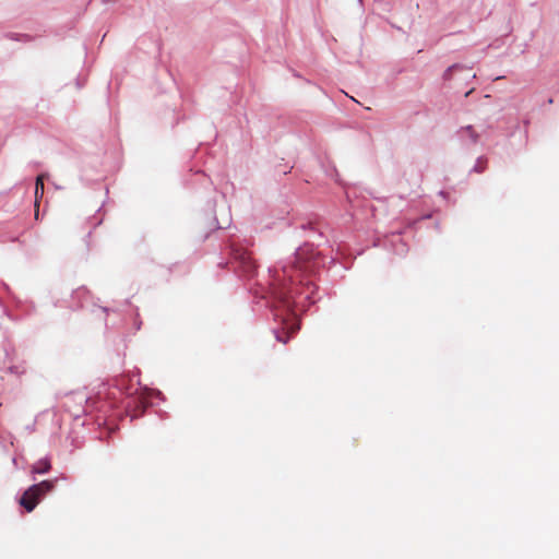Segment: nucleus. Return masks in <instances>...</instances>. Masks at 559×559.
Wrapping results in <instances>:
<instances>
[{
  "label": "nucleus",
  "instance_id": "4468645a",
  "mask_svg": "<svg viewBox=\"0 0 559 559\" xmlns=\"http://www.w3.org/2000/svg\"><path fill=\"white\" fill-rule=\"evenodd\" d=\"M12 462H13V464L16 465V459L15 457H13Z\"/></svg>",
  "mask_w": 559,
  "mask_h": 559
},
{
  "label": "nucleus",
  "instance_id": "39448f33",
  "mask_svg": "<svg viewBox=\"0 0 559 559\" xmlns=\"http://www.w3.org/2000/svg\"><path fill=\"white\" fill-rule=\"evenodd\" d=\"M457 134L461 141L465 144H476L479 140V134L474 130L472 126L462 127Z\"/></svg>",
  "mask_w": 559,
  "mask_h": 559
},
{
  "label": "nucleus",
  "instance_id": "f257e3e1",
  "mask_svg": "<svg viewBox=\"0 0 559 559\" xmlns=\"http://www.w3.org/2000/svg\"><path fill=\"white\" fill-rule=\"evenodd\" d=\"M317 257L314 247L305 243L296 250L288 262L281 267L275 266L269 270L272 276L273 294L286 308L290 309L297 305L296 299L302 295L309 302H316L314 285L306 281L305 275L314 272L318 265Z\"/></svg>",
  "mask_w": 559,
  "mask_h": 559
},
{
  "label": "nucleus",
  "instance_id": "1a4fd4ad",
  "mask_svg": "<svg viewBox=\"0 0 559 559\" xmlns=\"http://www.w3.org/2000/svg\"><path fill=\"white\" fill-rule=\"evenodd\" d=\"M486 164L487 159L485 157H478L472 170L475 173H483L486 168Z\"/></svg>",
  "mask_w": 559,
  "mask_h": 559
},
{
  "label": "nucleus",
  "instance_id": "20e7f679",
  "mask_svg": "<svg viewBox=\"0 0 559 559\" xmlns=\"http://www.w3.org/2000/svg\"><path fill=\"white\" fill-rule=\"evenodd\" d=\"M239 269L243 276L252 277L255 274L257 265L250 254L242 253L239 257Z\"/></svg>",
  "mask_w": 559,
  "mask_h": 559
},
{
  "label": "nucleus",
  "instance_id": "f03ea898",
  "mask_svg": "<svg viewBox=\"0 0 559 559\" xmlns=\"http://www.w3.org/2000/svg\"><path fill=\"white\" fill-rule=\"evenodd\" d=\"M55 488V480H43L34 484L24 491L20 499V504L27 511L32 512L40 499Z\"/></svg>",
  "mask_w": 559,
  "mask_h": 559
},
{
  "label": "nucleus",
  "instance_id": "6e6552de",
  "mask_svg": "<svg viewBox=\"0 0 559 559\" xmlns=\"http://www.w3.org/2000/svg\"><path fill=\"white\" fill-rule=\"evenodd\" d=\"M44 194V175H39L36 178L35 183V201L37 202L39 197Z\"/></svg>",
  "mask_w": 559,
  "mask_h": 559
},
{
  "label": "nucleus",
  "instance_id": "ddd939ff",
  "mask_svg": "<svg viewBox=\"0 0 559 559\" xmlns=\"http://www.w3.org/2000/svg\"><path fill=\"white\" fill-rule=\"evenodd\" d=\"M276 340L283 343H287V338H282L280 332H275Z\"/></svg>",
  "mask_w": 559,
  "mask_h": 559
},
{
  "label": "nucleus",
  "instance_id": "9b49d317",
  "mask_svg": "<svg viewBox=\"0 0 559 559\" xmlns=\"http://www.w3.org/2000/svg\"><path fill=\"white\" fill-rule=\"evenodd\" d=\"M396 239L400 241V247L396 249V251H397L399 253H404V252H406V250H407V249H406V245L402 241V239L400 238V236H399V235L396 236Z\"/></svg>",
  "mask_w": 559,
  "mask_h": 559
},
{
  "label": "nucleus",
  "instance_id": "7ed1b4c3",
  "mask_svg": "<svg viewBox=\"0 0 559 559\" xmlns=\"http://www.w3.org/2000/svg\"><path fill=\"white\" fill-rule=\"evenodd\" d=\"M13 354V349H5L4 364L8 365L5 372L20 378L27 372V364L24 359L15 360Z\"/></svg>",
  "mask_w": 559,
  "mask_h": 559
},
{
  "label": "nucleus",
  "instance_id": "f8f14e48",
  "mask_svg": "<svg viewBox=\"0 0 559 559\" xmlns=\"http://www.w3.org/2000/svg\"><path fill=\"white\" fill-rule=\"evenodd\" d=\"M139 402H140L141 407H143V408H145L148 405L145 397L141 396Z\"/></svg>",
  "mask_w": 559,
  "mask_h": 559
},
{
  "label": "nucleus",
  "instance_id": "0eeeda50",
  "mask_svg": "<svg viewBox=\"0 0 559 559\" xmlns=\"http://www.w3.org/2000/svg\"><path fill=\"white\" fill-rule=\"evenodd\" d=\"M50 461L47 457L38 460L32 467V474H46L50 471Z\"/></svg>",
  "mask_w": 559,
  "mask_h": 559
},
{
  "label": "nucleus",
  "instance_id": "9d476101",
  "mask_svg": "<svg viewBox=\"0 0 559 559\" xmlns=\"http://www.w3.org/2000/svg\"><path fill=\"white\" fill-rule=\"evenodd\" d=\"M464 68L460 64H453L451 67H449L445 71H444V74H443V78L445 80H450L451 76H452V73L456 70H463Z\"/></svg>",
  "mask_w": 559,
  "mask_h": 559
},
{
  "label": "nucleus",
  "instance_id": "423d86ee",
  "mask_svg": "<svg viewBox=\"0 0 559 559\" xmlns=\"http://www.w3.org/2000/svg\"><path fill=\"white\" fill-rule=\"evenodd\" d=\"M71 297L73 300L71 307L80 308L83 307L84 302L88 299L90 292L86 289V287H79L75 290H73Z\"/></svg>",
  "mask_w": 559,
  "mask_h": 559
}]
</instances>
